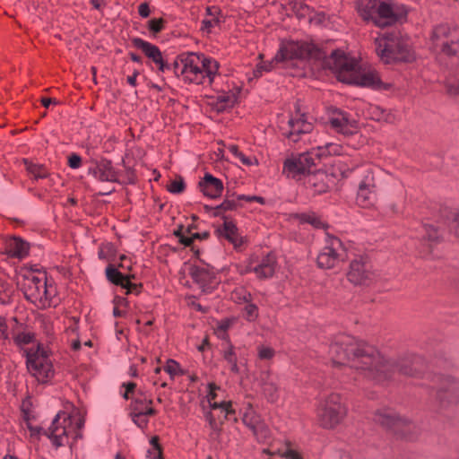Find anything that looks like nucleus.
Returning <instances> with one entry per match:
<instances>
[{
  "instance_id": "1",
  "label": "nucleus",
  "mask_w": 459,
  "mask_h": 459,
  "mask_svg": "<svg viewBox=\"0 0 459 459\" xmlns=\"http://www.w3.org/2000/svg\"><path fill=\"white\" fill-rule=\"evenodd\" d=\"M329 354L333 366H342L346 370L356 369L359 375L368 378L378 358V351L374 346L346 334L339 335L330 345Z\"/></svg>"
},
{
  "instance_id": "2",
  "label": "nucleus",
  "mask_w": 459,
  "mask_h": 459,
  "mask_svg": "<svg viewBox=\"0 0 459 459\" xmlns=\"http://www.w3.org/2000/svg\"><path fill=\"white\" fill-rule=\"evenodd\" d=\"M325 65L337 74L340 82L368 87L373 90H388L390 83L381 81L377 72L374 70L361 71L354 58L347 56L341 50H334L325 60Z\"/></svg>"
},
{
  "instance_id": "3",
  "label": "nucleus",
  "mask_w": 459,
  "mask_h": 459,
  "mask_svg": "<svg viewBox=\"0 0 459 459\" xmlns=\"http://www.w3.org/2000/svg\"><path fill=\"white\" fill-rule=\"evenodd\" d=\"M424 369V360L417 355H407L403 358L393 359H385L378 351V358L375 359L369 379L378 383L393 378L395 373L408 377H419Z\"/></svg>"
},
{
  "instance_id": "4",
  "label": "nucleus",
  "mask_w": 459,
  "mask_h": 459,
  "mask_svg": "<svg viewBox=\"0 0 459 459\" xmlns=\"http://www.w3.org/2000/svg\"><path fill=\"white\" fill-rule=\"evenodd\" d=\"M374 45L377 56L385 64L410 63L415 58L408 38L398 30L379 34Z\"/></svg>"
},
{
  "instance_id": "5",
  "label": "nucleus",
  "mask_w": 459,
  "mask_h": 459,
  "mask_svg": "<svg viewBox=\"0 0 459 459\" xmlns=\"http://www.w3.org/2000/svg\"><path fill=\"white\" fill-rule=\"evenodd\" d=\"M358 13L363 21L375 26H392L406 18L408 11L403 4H392L385 0H360Z\"/></svg>"
},
{
  "instance_id": "6",
  "label": "nucleus",
  "mask_w": 459,
  "mask_h": 459,
  "mask_svg": "<svg viewBox=\"0 0 459 459\" xmlns=\"http://www.w3.org/2000/svg\"><path fill=\"white\" fill-rule=\"evenodd\" d=\"M22 290L25 299L39 307H49L56 294V287L48 283L47 276L26 275Z\"/></svg>"
},
{
  "instance_id": "7",
  "label": "nucleus",
  "mask_w": 459,
  "mask_h": 459,
  "mask_svg": "<svg viewBox=\"0 0 459 459\" xmlns=\"http://www.w3.org/2000/svg\"><path fill=\"white\" fill-rule=\"evenodd\" d=\"M346 413L347 409L340 394H331L321 402L317 409L318 423L324 429H333L342 422Z\"/></svg>"
},
{
  "instance_id": "8",
  "label": "nucleus",
  "mask_w": 459,
  "mask_h": 459,
  "mask_svg": "<svg viewBox=\"0 0 459 459\" xmlns=\"http://www.w3.org/2000/svg\"><path fill=\"white\" fill-rule=\"evenodd\" d=\"M374 421L382 427L393 431L396 436L412 440L416 426L407 419L402 418L391 409L377 411L373 418Z\"/></svg>"
},
{
  "instance_id": "9",
  "label": "nucleus",
  "mask_w": 459,
  "mask_h": 459,
  "mask_svg": "<svg viewBox=\"0 0 459 459\" xmlns=\"http://www.w3.org/2000/svg\"><path fill=\"white\" fill-rule=\"evenodd\" d=\"M431 40L434 48L447 56L459 59V28L439 24L433 30Z\"/></svg>"
},
{
  "instance_id": "10",
  "label": "nucleus",
  "mask_w": 459,
  "mask_h": 459,
  "mask_svg": "<svg viewBox=\"0 0 459 459\" xmlns=\"http://www.w3.org/2000/svg\"><path fill=\"white\" fill-rule=\"evenodd\" d=\"M26 358L27 368L38 381L46 383L54 377L53 365L48 358V352L41 344H38L36 350L30 349L26 351Z\"/></svg>"
},
{
  "instance_id": "11",
  "label": "nucleus",
  "mask_w": 459,
  "mask_h": 459,
  "mask_svg": "<svg viewBox=\"0 0 459 459\" xmlns=\"http://www.w3.org/2000/svg\"><path fill=\"white\" fill-rule=\"evenodd\" d=\"M324 53L314 44L299 41H290L282 45L274 56L276 62L294 59H320Z\"/></svg>"
},
{
  "instance_id": "12",
  "label": "nucleus",
  "mask_w": 459,
  "mask_h": 459,
  "mask_svg": "<svg viewBox=\"0 0 459 459\" xmlns=\"http://www.w3.org/2000/svg\"><path fill=\"white\" fill-rule=\"evenodd\" d=\"M72 429V417L61 411L55 416L49 428L44 430V435L51 440L53 446L59 447L68 444V436Z\"/></svg>"
},
{
  "instance_id": "13",
  "label": "nucleus",
  "mask_w": 459,
  "mask_h": 459,
  "mask_svg": "<svg viewBox=\"0 0 459 459\" xmlns=\"http://www.w3.org/2000/svg\"><path fill=\"white\" fill-rule=\"evenodd\" d=\"M347 279L354 285H370L376 280V274L368 259L363 256L353 259L349 266Z\"/></svg>"
},
{
  "instance_id": "14",
  "label": "nucleus",
  "mask_w": 459,
  "mask_h": 459,
  "mask_svg": "<svg viewBox=\"0 0 459 459\" xmlns=\"http://www.w3.org/2000/svg\"><path fill=\"white\" fill-rule=\"evenodd\" d=\"M342 242L335 237H330L327 245L321 250L316 258L318 267L322 269H331L341 260Z\"/></svg>"
},
{
  "instance_id": "15",
  "label": "nucleus",
  "mask_w": 459,
  "mask_h": 459,
  "mask_svg": "<svg viewBox=\"0 0 459 459\" xmlns=\"http://www.w3.org/2000/svg\"><path fill=\"white\" fill-rule=\"evenodd\" d=\"M200 55L195 53L183 54V65L181 74L185 81L195 84L204 82V75L201 71Z\"/></svg>"
},
{
  "instance_id": "16",
  "label": "nucleus",
  "mask_w": 459,
  "mask_h": 459,
  "mask_svg": "<svg viewBox=\"0 0 459 459\" xmlns=\"http://www.w3.org/2000/svg\"><path fill=\"white\" fill-rule=\"evenodd\" d=\"M435 382L440 385L437 387V396L443 404L456 403L459 401V382L450 377L441 375L435 377Z\"/></svg>"
},
{
  "instance_id": "17",
  "label": "nucleus",
  "mask_w": 459,
  "mask_h": 459,
  "mask_svg": "<svg viewBox=\"0 0 459 459\" xmlns=\"http://www.w3.org/2000/svg\"><path fill=\"white\" fill-rule=\"evenodd\" d=\"M132 43L158 65L159 72L166 73L172 69L171 65L163 59L162 53L156 45L145 41L141 38H134Z\"/></svg>"
},
{
  "instance_id": "18",
  "label": "nucleus",
  "mask_w": 459,
  "mask_h": 459,
  "mask_svg": "<svg viewBox=\"0 0 459 459\" xmlns=\"http://www.w3.org/2000/svg\"><path fill=\"white\" fill-rule=\"evenodd\" d=\"M88 174L101 182H118V173L112 166V162L106 159L91 160Z\"/></svg>"
},
{
  "instance_id": "19",
  "label": "nucleus",
  "mask_w": 459,
  "mask_h": 459,
  "mask_svg": "<svg viewBox=\"0 0 459 459\" xmlns=\"http://www.w3.org/2000/svg\"><path fill=\"white\" fill-rule=\"evenodd\" d=\"M331 126L338 133L346 136L352 135L358 132V124L351 120L349 115L340 109H335L333 116L329 118Z\"/></svg>"
},
{
  "instance_id": "20",
  "label": "nucleus",
  "mask_w": 459,
  "mask_h": 459,
  "mask_svg": "<svg viewBox=\"0 0 459 459\" xmlns=\"http://www.w3.org/2000/svg\"><path fill=\"white\" fill-rule=\"evenodd\" d=\"M276 257L269 253L264 256L256 265H253V260L250 259L246 266L244 273L253 272L259 279H267L273 277L275 272Z\"/></svg>"
},
{
  "instance_id": "21",
  "label": "nucleus",
  "mask_w": 459,
  "mask_h": 459,
  "mask_svg": "<svg viewBox=\"0 0 459 459\" xmlns=\"http://www.w3.org/2000/svg\"><path fill=\"white\" fill-rule=\"evenodd\" d=\"M288 126L289 130L283 134L293 143L299 142L301 135L309 134L313 130V125L307 120L305 114H300L297 118H290Z\"/></svg>"
},
{
  "instance_id": "22",
  "label": "nucleus",
  "mask_w": 459,
  "mask_h": 459,
  "mask_svg": "<svg viewBox=\"0 0 459 459\" xmlns=\"http://www.w3.org/2000/svg\"><path fill=\"white\" fill-rule=\"evenodd\" d=\"M338 153V146L333 143H326L324 147H318L316 150H313L309 152L299 155V159L302 161L303 166L307 173H310V169L316 166V160H320L322 158L331 154Z\"/></svg>"
},
{
  "instance_id": "23",
  "label": "nucleus",
  "mask_w": 459,
  "mask_h": 459,
  "mask_svg": "<svg viewBox=\"0 0 459 459\" xmlns=\"http://www.w3.org/2000/svg\"><path fill=\"white\" fill-rule=\"evenodd\" d=\"M223 224L219 226L214 233L219 238H224L233 245L235 248L242 246L243 238L238 234V230L232 221H229L228 217L223 215Z\"/></svg>"
},
{
  "instance_id": "24",
  "label": "nucleus",
  "mask_w": 459,
  "mask_h": 459,
  "mask_svg": "<svg viewBox=\"0 0 459 459\" xmlns=\"http://www.w3.org/2000/svg\"><path fill=\"white\" fill-rule=\"evenodd\" d=\"M333 178L325 171L308 173L306 177V184L315 194L322 195L329 191Z\"/></svg>"
},
{
  "instance_id": "25",
  "label": "nucleus",
  "mask_w": 459,
  "mask_h": 459,
  "mask_svg": "<svg viewBox=\"0 0 459 459\" xmlns=\"http://www.w3.org/2000/svg\"><path fill=\"white\" fill-rule=\"evenodd\" d=\"M189 275L203 289V291H206L216 278V271L209 265L207 267L193 265L190 267Z\"/></svg>"
},
{
  "instance_id": "26",
  "label": "nucleus",
  "mask_w": 459,
  "mask_h": 459,
  "mask_svg": "<svg viewBox=\"0 0 459 459\" xmlns=\"http://www.w3.org/2000/svg\"><path fill=\"white\" fill-rule=\"evenodd\" d=\"M200 191L207 197L216 199L220 197L223 191V183L221 179L206 173L198 183Z\"/></svg>"
},
{
  "instance_id": "27",
  "label": "nucleus",
  "mask_w": 459,
  "mask_h": 459,
  "mask_svg": "<svg viewBox=\"0 0 459 459\" xmlns=\"http://www.w3.org/2000/svg\"><path fill=\"white\" fill-rule=\"evenodd\" d=\"M152 403L153 401L151 397L147 396L144 392L139 390L135 397L132 398L130 411H135L138 415H156L157 411L151 406Z\"/></svg>"
},
{
  "instance_id": "28",
  "label": "nucleus",
  "mask_w": 459,
  "mask_h": 459,
  "mask_svg": "<svg viewBox=\"0 0 459 459\" xmlns=\"http://www.w3.org/2000/svg\"><path fill=\"white\" fill-rule=\"evenodd\" d=\"M5 245V252L10 257L23 259L29 255L30 244L20 237H11Z\"/></svg>"
},
{
  "instance_id": "29",
  "label": "nucleus",
  "mask_w": 459,
  "mask_h": 459,
  "mask_svg": "<svg viewBox=\"0 0 459 459\" xmlns=\"http://www.w3.org/2000/svg\"><path fill=\"white\" fill-rule=\"evenodd\" d=\"M359 176V187H367L371 190H377V181L375 172L370 167H361L358 169Z\"/></svg>"
},
{
  "instance_id": "30",
  "label": "nucleus",
  "mask_w": 459,
  "mask_h": 459,
  "mask_svg": "<svg viewBox=\"0 0 459 459\" xmlns=\"http://www.w3.org/2000/svg\"><path fill=\"white\" fill-rule=\"evenodd\" d=\"M200 58L202 59L201 71L204 73V79L208 78V82L211 84L218 72L219 63L212 58L206 57L203 54L200 55Z\"/></svg>"
},
{
  "instance_id": "31",
  "label": "nucleus",
  "mask_w": 459,
  "mask_h": 459,
  "mask_svg": "<svg viewBox=\"0 0 459 459\" xmlns=\"http://www.w3.org/2000/svg\"><path fill=\"white\" fill-rule=\"evenodd\" d=\"M241 206L242 204L238 202V199L235 197V194L233 193L230 195L229 191H227L224 201L220 205L215 207V212L213 213V216L222 217L223 215L221 214V211H236Z\"/></svg>"
},
{
  "instance_id": "32",
  "label": "nucleus",
  "mask_w": 459,
  "mask_h": 459,
  "mask_svg": "<svg viewBox=\"0 0 459 459\" xmlns=\"http://www.w3.org/2000/svg\"><path fill=\"white\" fill-rule=\"evenodd\" d=\"M294 218L300 223H308L316 229H327L328 224L323 221L315 212L296 213Z\"/></svg>"
},
{
  "instance_id": "33",
  "label": "nucleus",
  "mask_w": 459,
  "mask_h": 459,
  "mask_svg": "<svg viewBox=\"0 0 459 459\" xmlns=\"http://www.w3.org/2000/svg\"><path fill=\"white\" fill-rule=\"evenodd\" d=\"M283 171L287 172L288 177L291 178L307 173L299 157L297 159H287L284 161Z\"/></svg>"
},
{
  "instance_id": "34",
  "label": "nucleus",
  "mask_w": 459,
  "mask_h": 459,
  "mask_svg": "<svg viewBox=\"0 0 459 459\" xmlns=\"http://www.w3.org/2000/svg\"><path fill=\"white\" fill-rule=\"evenodd\" d=\"M107 280L114 285L123 287L128 274H123L118 269L112 264H109L105 270Z\"/></svg>"
},
{
  "instance_id": "35",
  "label": "nucleus",
  "mask_w": 459,
  "mask_h": 459,
  "mask_svg": "<svg viewBox=\"0 0 459 459\" xmlns=\"http://www.w3.org/2000/svg\"><path fill=\"white\" fill-rule=\"evenodd\" d=\"M377 190H371L367 187H359L357 193V203L362 207H368L376 200Z\"/></svg>"
},
{
  "instance_id": "36",
  "label": "nucleus",
  "mask_w": 459,
  "mask_h": 459,
  "mask_svg": "<svg viewBox=\"0 0 459 459\" xmlns=\"http://www.w3.org/2000/svg\"><path fill=\"white\" fill-rule=\"evenodd\" d=\"M222 357L230 366V371L234 374H238L239 368L238 366V358L231 343L229 342L227 347L223 349Z\"/></svg>"
},
{
  "instance_id": "37",
  "label": "nucleus",
  "mask_w": 459,
  "mask_h": 459,
  "mask_svg": "<svg viewBox=\"0 0 459 459\" xmlns=\"http://www.w3.org/2000/svg\"><path fill=\"white\" fill-rule=\"evenodd\" d=\"M425 231L426 235L424 236V239L429 242V245L428 252L426 254H423L422 256L428 257L432 252V244L439 242L441 236L438 233L437 229L432 225H426Z\"/></svg>"
},
{
  "instance_id": "38",
  "label": "nucleus",
  "mask_w": 459,
  "mask_h": 459,
  "mask_svg": "<svg viewBox=\"0 0 459 459\" xmlns=\"http://www.w3.org/2000/svg\"><path fill=\"white\" fill-rule=\"evenodd\" d=\"M237 100L234 94L224 93L217 97L216 109L219 112L224 111L228 108H232Z\"/></svg>"
},
{
  "instance_id": "39",
  "label": "nucleus",
  "mask_w": 459,
  "mask_h": 459,
  "mask_svg": "<svg viewBox=\"0 0 459 459\" xmlns=\"http://www.w3.org/2000/svg\"><path fill=\"white\" fill-rule=\"evenodd\" d=\"M13 294L12 284L6 281L0 280V304L6 305L11 303Z\"/></svg>"
},
{
  "instance_id": "40",
  "label": "nucleus",
  "mask_w": 459,
  "mask_h": 459,
  "mask_svg": "<svg viewBox=\"0 0 459 459\" xmlns=\"http://www.w3.org/2000/svg\"><path fill=\"white\" fill-rule=\"evenodd\" d=\"M252 432L259 442H266L271 437L270 429L263 420L252 429Z\"/></svg>"
},
{
  "instance_id": "41",
  "label": "nucleus",
  "mask_w": 459,
  "mask_h": 459,
  "mask_svg": "<svg viewBox=\"0 0 459 459\" xmlns=\"http://www.w3.org/2000/svg\"><path fill=\"white\" fill-rule=\"evenodd\" d=\"M24 163L26 165L27 171L33 175L36 179L46 178L48 176V172L43 165L34 164L27 160H24Z\"/></svg>"
},
{
  "instance_id": "42",
  "label": "nucleus",
  "mask_w": 459,
  "mask_h": 459,
  "mask_svg": "<svg viewBox=\"0 0 459 459\" xmlns=\"http://www.w3.org/2000/svg\"><path fill=\"white\" fill-rule=\"evenodd\" d=\"M262 418L252 409H249L243 415V423L251 430L261 421Z\"/></svg>"
},
{
  "instance_id": "43",
  "label": "nucleus",
  "mask_w": 459,
  "mask_h": 459,
  "mask_svg": "<svg viewBox=\"0 0 459 459\" xmlns=\"http://www.w3.org/2000/svg\"><path fill=\"white\" fill-rule=\"evenodd\" d=\"M263 392L268 401L273 403L278 397V386L272 381H265L263 384Z\"/></svg>"
},
{
  "instance_id": "44",
  "label": "nucleus",
  "mask_w": 459,
  "mask_h": 459,
  "mask_svg": "<svg viewBox=\"0 0 459 459\" xmlns=\"http://www.w3.org/2000/svg\"><path fill=\"white\" fill-rule=\"evenodd\" d=\"M274 58L270 62H261L256 65L255 68L253 71V75L255 78H259L263 75L264 72H270L274 68V64H278Z\"/></svg>"
},
{
  "instance_id": "45",
  "label": "nucleus",
  "mask_w": 459,
  "mask_h": 459,
  "mask_svg": "<svg viewBox=\"0 0 459 459\" xmlns=\"http://www.w3.org/2000/svg\"><path fill=\"white\" fill-rule=\"evenodd\" d=\"M210 406L212 410L220 409L224 413V419H227L231 414H235L231 402H212L210 403Z\"/></svg>"
},
{
  "instance_id": "46",
  "label": "nucleus",
  "mask_w": 459,
  "mask_h": 459,
  "mask_svg": "<svg viewBox=\"0 0 459 459\" xmlns=\"http://www.w3.org/2000/svg\"><path fill=\"white\" fill-rule=\"evenodd\" d=\"M35 339V334L31 332H21L13 336V341L18 346L31 343Z\"/></svg>"
},
{
  "instance_id": "47",
  "label": "nucleus",
  "mask_w": 459,
  "mask_h": 459,
  "mask_svg": "<svg viewBox=\"0 0 459 459\" xmlns=\"http://www.w3.org/2000/svg\"><path fill=\"white\" fill-rule=\"evenodd\" d=\"M134 278V275L133 274H128V278L126 279L125 284L123 285L122 288L126 289V294H131V293H134V294H139L141 292V290L143 288V284L142 283H134L131 281L132 279Z\"/></svg>"
},
{
  "instance_id": "48",
  "label": "nucleus",
  "mask_w": 459,
  "mask_h": 459,
  "mask_svg": "<svg viewBox=\"0 0 459 459\" xmlns=\"http://www.w3.org/2000/svg\"><path fill=\"white\" fill-rule=\"evenodd\" d=\"M165 24L166 21L163 18L151 19L148 22V30L155 35L163 30V29L165 28Z\"/></svg>"
},
{
  "instance_id": "49",
  "label": "nucleus",
  "mask_w": 459,
  "mask_h": 459,
  "mask_svg": "<svg viewBox=\"0 0 459 459\" xmlns=\"http://www.w3.org/2000/svg\"><path fill=\"white\" fill-rule=\"evenodd\" d=\"M243 311L244 317L249 322H253L258 317V307L252 301L245 306Z\"/></svg>"
},
{
  "instance_id": "50",
  "label": "nucleus",
  "mask_w": 459,
  "mask_h": 459,
  "mask_svg": "<svg viewBox=\"0 0 459 459\" xmlns=\"http://www.w3.org/2000/svg\"><path fill=\"white\" fill-rule=\"evenodd\" d=\"M164 369L172 378L178 375H184V371L181 369L180 365L171 359H168Z\"/></svg>"
},
{
  "instance_id": "51",
  "label": "nucleus",
  "mask_w": 459,
  "mask_h": 459,
  "mask_svg": "<svg viewBox=\"0 0 459 459\" xmlns=\"http://www.w3.org/2000/svg\"><path fill=\"white\" fill-rule=\"evenodd\" d=\"M186 188V184L182 177H178L177 180L172 181L168 186L167 189L169 192L172 194H180Z\"/></svg>"
},
{
  "instance_id": "52",
  "label": "nucleus",
  "mask_w": 459,
  "mask_h": 459,
  "mask_svg": "<svg viewBox=\"0 0 459 459\" xmlns=\"http://www.w3.org/2000/svg\"><path fill=\"white\" fill-rule=\"evenodd\" d=\"M210 237V233L208 231H204L201 233H193L187 238H184L181 240V244L185 247H192L194 240L195 239H207Z\"/></svg>"
},
{
  "instance_id": "53",
  "label": "nucleus",
  "mask_w": 459,
  "mask_h": 459,
  "mask_svg": "<svg viewBox=\"0 0 459 459\" xmlns=\"http://www.w3.org/2000/svg\"><path fill=\"white\" fill-rule=\"evenodd\" d=\"M233 299L238 303L248 304L252 301V294L249 291L242 289L233 293Z\"/></svg>"
},
{
  "instance_id": "54",
  "label": "nucleus",
  "mask_w": 459,
  "mask_h": 459,
  "mask_svg": "<svg viewBox=\"0 0 459 459\" xmlns=\"http://www.w3.org/2000/svg\"><path fill=\"white\" fill-rule=\"evenodd\" d=\"M150 444L152 446V449L156 451L152 459H163V448L160 444V437L158 436L152 437Z\"/></svg>"
},
{
  "instance_id": "55",
  "label": "nucleus",
  "mask_w": 459,
  "mask_h": 459,
  "mask_svg": "<svg viewBox=\"0 0 459 459\" xmlns=\"http://www.w3.org/2000/svg\"><path fill=\"white\" fill-rule=\"evenodd\" d=\"M148 414L138 415L135 411H130V417L134 424H136L139 428L144 429L148 425V420L146 419Z\"/></svg>"
},
{
  "instance_id": "56",
  "label": "nucleus",
  "mask_w": 459,
  "mask_h": 459,
  "mask_svg": "<svg viewBox=\"0 0 459 459\" xmlns=\"http://www.w3.org/2000/svg\"><path fill=\"white\" fill-rule=\"evenodd\" d=\"M171 66H172V69L170 70L171 72H173V74L177 76V77H179L181 74V71H182V65H183V54L182 55H179L176 59L175 61L173 62V64H170Z\"/></svg>"
},
{
  "instance_id": "57",
  "label": "nucleus",
  "mask_w": 459,
  "mask_h": 459,
  "mask_svg": "<svg viewBox=\"0 0 459 459\" xmlns=\"http://www.w3.org/2000/svg\"><path fill=\"white\" fill-rule=\"evenodd\" d=\"M274 356V351L270 347H261L258 351V357L261 359H270Z\"/></svg>"
},
{
  "instance_id": "58",
  "label": "nucleus",
  "mask_w": 459,
  "mask_h": 459,
  "mask_svg": "<svg viewBox=\"0 0 459 459\" xmlns=\"http://www.w3.org/2000/svg\"><path fill=\"white\" fill-rule=\"evenodd\" d=\"M219 23V19L213 17L212 19H204L202 22V30H206L207 32L211 31V29Z\"/></svg>"
},
{
  "instance_id": "59",
  "label": "nucleus",
  "mask_w": 459,
  "mask_h": 459,
  "mask_svg": "<svg viewBox=\"0 0 459 459\" xmlns=\"http://www.w3.org/2000/svg\"><path fill=\"white\" fill-rule=\"evenodd\" d=\"M451 229L454 230L455 235L459 238V212L451 214Z\"/></svg>"
},
{
  "instance_id": "60",
  "label": "nucleus",
  "mask_w": 459,
  "mask_h": 459,
  "mask_svg": "<svg viewBox=\"0 0 459 459\" xmlns=\"http://www.w3.org/2000/svg\"><path fill=\"white\" fill-rule=\"evenodd\" d=\"M81 164L82 158L79 155L73 153L68 157V165L70 168L78 169L81 166Z\"/></svg>"
},
{
  "instance_id": "61",
  "label": "nucleus",
  "mask_w": 459,
  "mask_h": 459,
  "mask_svg": "<svg viewBox=\"0 0 459 459\" xmlns=\"http://www.w3.org/2000/svg\"><path fill=\"white\" fill-rule=\"evenodd\" d=\"M138 13H139V15L142 16L143 18H147L151 13L149 4L146 2L142 3L138 6Z\"/></svg>"
},
{
  "instance_id": "62",
  "label": "nucleus",
  "mask_w": 459,
  "mask_h": 459,
  "mask_svg": "<svg viewBox=\"0 0 459 459\" xmlns=\"http://www.w3.org/2000/svg\"><path fill=\"white\" fill-rule=\"evenodd\" d=\"M446 87L448 94L453 96L459 95V81L456 83H447Z\"/></svg>"
},
{
  "instance_id": "63",
  "label": "nucleus",
  "mask_w": 459,
  "mask_h": 459,
  "mask_svg": "<svg viewBox=\"0 0 459 459\" xmlns=\"http://www.w3.org/2000/svg\"><path fill=\"white\" fill-rule=\"evenodd\" d=\"M174 235L178 238V241L179 243L181 244V240L184 239V238H187L188 237L185 236L184 234V226L183 225H178L177 230H174Z\"/></svg>"
},
{
  "instance_id": "64",
  "label": "nucleus",
  "mask_w": 459,
  "mask_h": 459,
  "mask_svg": "<svg viewBox=\"0 0 459 459\" xmlns=\"http://www.w3.org/2000/svg\"><path fill=\"white\" fill-rule=\"evenodd\" d=\"M206 419L209 421V424L212 429H214V430L218 429V423H217L214 416L211 412H208L206 414Z\"/></svg>"
}]
</instances>
